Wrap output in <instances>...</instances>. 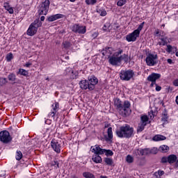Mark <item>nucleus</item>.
I'll use <instances>...</instances> for the list:
<instances>
[{
	"instance_id": "nucleus-64",
	"label": "nucleus",
	"mask_w": 178,
	"mask_h": 178,
	"mask_svg": "<svg viewBox=\"0 0 178 178\" xmlns=\"http://www.w3.org/2000/svg\"><path fill=\"white\" fill-rule=\"evenodd\" d=\"M175 55L176 56H178V51L176 52Z\"/></svg>"
},
{
	"instance_id": "nucleus-35",
	"label": "nucleus",
	"mask_w": 178,
	"mask_h": 178,
	"mask_svg": "<svg viewBox=\"0 0 178 178\" xmlns=\"http://www.w3.org/2000/svg\"><path fill=\"white\" fill-rule=\"evenodd\" d=\"M145 126L146 125H145L144 124L140 123L138 126L137 133H141V131H143V130L145 129Z\"/></svg>"
},
{
	"instance_id": "nucleus-56",
	"label": "nucleus",
	"mask_w": 178,
	"mask_h": 178,
	"mask_svg": "<svg viewBox=\"0 0 178 178\" xmlns=\"http://www.w3.org/2000/svg\"><path fill=\"white\" fill-rule=\"evenodd\" d=\"M92 35L93 38H97V37H98V33L97 32H95Z\"/></svg>"
},
{
	"instance_id": "nucleus-36",
	"label": "nucleus",
	"mask_w": 178,
	"mask_h": 178,
	"mask_svg": "<svg viewBox=\"0 0 178 178\" xmlns=\"http://www.w3.org/2000/svg\"><path fill=\"white\" fill-rule=\"evenodd\" d=\"M8 79L9 81H16V74H10L8 76Z\"/></svg>"
},
{
	"instance_id": "nucleus-53",
	"label": "nucleus",
	"mask_w": 178,
	"mask_h": 178,
	"mask_svg": "<svg viewBox=\"0 0 178 178\" xmlns=\"http://www.w3.org/2000/svg\"><path fill=\"white\" fill-rule=\"evenodd\" d=\"M167 62L169 63V65H175V62H173V60L170 58L167 59Z\"/></svg>"
},
{
	"instance_id": "nucleus-6",
	"label": "nucleus",
	"mask_w": 178,
	"mask_h": 178,
	"mask_svg": "<svg viewBox=\"0 0 178 178\" xmlns=\"http://www.w3.org/2000/svg\"><path fill=\"white\" fill-rule=\"evenodd\" d=\"M49 0H45L39 6L38 14L40 16L41 15H46L48 13V10H49Z\"/></svg>"
},
{
	"instance_id": "nucleus-33",
	"label": "nucleus",
	"mask_w": 178,
	"mask_h": 178,
	"mask_svg": "<svg viewBox=\"0 0 178 178\" xmlns=\"http://www.w3.org/2000/svg\"><path fill=\"white\" fill-rule=\"evenodd\" d=\"M23 158V153L20 152V150H17L16 152L15 159L17 161H20Z\"/></svg>"
},
{
	"instance_id": "nucleus-63",
	"label": "nucleus",
	"mask_w": 178,
	"mask_h": 178,
	"mask_svg": "<svg viewBox=\"0 0 178 178\" xmlns=\"http://www.w3.org/2000/svg\"><path fill=\"white\" fill-rule=\"evenodd\" d=\"M156 34H159V31H157L156 32Z\"/></svg>"
},
{
	"instance_id": "nucleus-52",
	"label": "nucleus",
	"mask_w": 178,
	"mask_h": 178,
	"mask_svg": "<svg viewBox=\"0 0 178 178\" xmlns=\"http://www.w3.org/2000/svg\"><path fill=\"white\" fill-rule=\"evenodd\" d=\"M173 86H175V87H178V79H175L172 82Z\"/></svg>"
},
{
	"instance_id": "nucleus-58",
	"label": "nucleus",
	"mask_w": 178,
	"mask_h": 178,
	"mask_svg": "<svg viewBox=\"0 0 178 178\" xmlns=\"http://www.w3.org/2000/svg\"><path fill=\"white\" fill-rule=\"evenodd\" d=\"M154 86H156V82H152L150 87H154Z\"/></svg>"
},
{
	"instance_id": "nucleus-22",
	"label": "nucleus",
	"mask_w": 178,
	"mask_h": 178,
	"mask_svg": "<svg viewBox=\"0 0 178 178\" xmlns=\"http://www.w3.org/2000/svg\"><path fill=\"white\" fill-rule=\"evenodd\" d=\"M159 151H160V152H163V154H166V152L169 151V147L166 145H163L159 147Z\"/></svg>"
},
{
	"instance_id": "nucleus-10",
	"label": "nucleus",
	"mask_w": 178,
	"mask_h": 178,
	"mask_svg": "<svg viewBox=\"0 0 178 178\" xmlns=\"http://www.w3.org/2000/svg\"><path fill=\"white\" fill-rule=\"evenodd\" d=\"M90 149L92 152L95 154V155H104V154H105V151H106L105 149L101 148L98 145L92 146Z\"/></svg>"
},
{
	"instance_id": "nucleus-45",
	"label": "nucleus",
	"mask_w": 178,
	"mask_h": 178,
	"mask_svg": "<svg viewBox=\"0 0 178 178\" xmlns=\"http://www.w3.org/2000/svg\"><path fill=\"white\" fill-rule=\"evenodd\" d=\"M117 5L118 6H123V5H126V0H119Z\"/></svg>"
},
{
	"instance_id": "nucleus-12",
	"label": "nucleus",
	"mask_w": 178,
	"mask_h": 178,
	"mask_svg": "<svg viewBox=\"0 0 178 178\" xmlns=\"http://www.w3.org/2000/svg\"><path fill=\"white\" fill-rule=\"evenodd\" d=\"M108 62L113 66H119L121 63L120 57L115 55L109 58Z\"/></svg>"
},
{
	"instance_id": "nucleus-60",
	"label": "nucleus",
	"mask_w": 178,
	"mask_h": 178,
	"mask_svg": "<svg viewBox=\"0 0 178 178\" xmlns=\"http://www.w3.org/2000/svg\"><path fill=\"white\" fill-rule=\"evenodd\" d=\"M175 162H176V163H175V166H176V168H178V160H177V161H176Z\"/></svg>"
},
{
	"instance_id": "nucleus-40",
	"label": "nucleus",
	"mask_w": 178,
	"mask_h": 178,
	"mask_svg": "<svg viewBox=\"0 0 178 178\" xmlns=\"http://www.w3.org/2000/svg\"><path fill=\"white\" fill-rule=\"evenodd\" d=\"M145 164V159H139L138 160V165L139 166H144Z\"/></svg>"
},
{
	"instance_id": "nucleus-15",
	"label": "nucleus",
	"mask_w": 178,
	"mask_h": 178,
	"mask_svg": "<svg viewBox=\"0 0 178 178\" xmlns=\"http://www.w3.org/2000/svg\"><path fill=\"white\" fill-rule=\"evenodd\" d=\"M81 90H90L91 91L90 81L88 80H82L79 82Z\"/></svg>"
},
{
	"instance_id": "nucleus-38",
	"label": "nucleus",
	"mask_w": 178,
	"mask_h": 178,
	"mask_svg": "<svg viewBox=\"0 0 178 178\" xmlns=\"http://www.w3.org/2000/svg\"><path fill=\"white\" fill-rule=\"evenodd\" d=\"M133 154L135 156H141V149H136L134 150Z\"/></svg>"
},
{
	"instance_id": "nucleus-2",
	"label": "nucleus",
	"mask_w": 178,
	"mask_h": 178,
	"mask_svg": "<svg viewBox=\"0 0 178 178\" xmlns=\"http://www.w3.org/2000/svg\"><path fill=\"white\" fill-rule=\"evenodd\" d=\"M115 134L119 138H131L134 136V128L125 124L118 129Z\"/></svg>"
},
{
	"instance_id": "nucleus-57",
	"label": "nucleus",
	"mask_w": 178,
	"mask_h": 178,
	"mask_svg": "<svg viewBox=\"0 0 178 178\" xmlns=\"http://www.w3.org/2000/svg\"><path fill=\"white\" fill-rule=\"evenodd\" d=\"M31 63H26V64H25V66H26V67H30L31 66Z\"/></svg>"
},
{
	"instance_id": "nucleus-26",
	"label": "nucleus",
	"mask_w": 178,
	"mask_h": 178,
	"mask_svg": "<svg viewBox=\"0 0 178 178\" xmlns=\"http://www.w3.org/2000/svg\"><path fill=\"white\" fill-rule=\"evenodd\" d=\"M62 47L65 49H69V48H70V47H72V43H70V42H67V41L63 42Z\"/></svg>"
},
{
	"instance_id": "nucleus-30",
	"label": "nucleus",
	"mask_w": 178,
	"mask_h": 178,
	"mask_svg": "<svg viewBox=\"0 0 178 178\" xmlns=\"http://www.w3.org/2000/svg\"><path fill=\"white\" fill-rule=\"evenodd\" d=\"M119 58L120 59V62L124 60V62L127 63L129 61V56L127 54H123V55L119 56Z\"/></svg>"
},
{
	"instance_id": "nucleus-27",
	"label": "nucleus",
	"mask_w": 178,
	"mask_h": 178,
	"mask_svg": "<svg viewBox=\"0 0 178 178\" xmlns=\"http://www.w3.org/2000/svg\"><path fill=\"white\" fill-rule=\"evenodd\" d=\"M175 51H176V47H173L170 44L167 45V52H168L169 54H172L173 52V54H175Z\"/></svg>"
},
{
	"instance_id": "nucleus-59",
	"label": "nucleus",
	"mask_w": 178,
	"mask_h": 178,
	"mask_svg": "<svg viewBox=\"0 0 178 178\" xmlns=\"http://www.w3.org/2000/svg\"><path fill=\"white\" fill-rule=\"evenodd\" d=\"M40 20H41V22H44L45 20V17L44 16H42L40 17Z\"/></svg>"
},
{
	"instance_id": "nucleus-44",
	"label": "nucleus",
	"mask_w": 178,
	"mask_h": 178,
	"mask_svg": "<svg viewBox=\"0 0 178 178\" xmlns=\"http://www.w3.org/2000/svg\"><path fill=\"white\" fill-rule=\"evenodd\" d=\"M167 44H168V41H166V39L165 38H161V42H159V45L165 46Z\"/></svg>"
},
{
	"instance_id": "nucleus-16",
	"label": "nucleus",
	"mask_w": 178,
	"mask_h": 178,
	"mask_svg": "<svg viewBox=\"0 0 178 178\" xmlns=\"http://www.w3.org/2000/svg\"><path fill=\"white\" fill-rule=\"evenodd\" d=\"M63 17V15L62 14H56L54 15H51L47 17V20L49 22H55V20H58V19H62Z\"/></svg>"
},
{
	"instance_id": "nucleus-46",
	"label": "nucleus",
	"mask_w": 178,
	"mask_h": 178,
	"mask_svg": "<svg viewBox=\"0 0 178 178\" xmlns=\"http://www.w3.org/2000/svg\"><path fill=\"white\" fill-rule=\"evenodd\" d=\"M97 13H99L100 16H106V10H99Z\"/></svg>"
},
{
	"instance_id": "nucleus-11",
	"label": "nucleus",
	"mask_w": 178,
	"mask_h": 178,
	"mask_svg": "<svg viewBox=\"0 0 178 178\" xmlns=\"http://www.w3.org/2000/svg\"><path fill=\"white\" fill-rule=\"evenodd\" d=\"M51 146L55 152L57 154L60 153V143L58 140L53 139L51 142Z\"/></svg>"
},
{
	"instance_id": "nucleus-3",
	"label": "nucleus",
	"mask_w": 178,
	"mask_h": 178,
	"mask_svg": "<svg viewBox=\"0 0 178 178\" xmlns=\"http://www.w3.org/2000/svg\"><path fill=\"white\" fill-rule=\"evenodd\" d=\"M144 27V22H142L137 29L134 30L132 33H129L126 35V40L128 42H134L137 41V38L140 37V33L143 28Z\"/></svg>"
},
{
	"instance_id": "nucleus-24",
	"label": "nucleus",
	"mask_w": 178,
	"mask_h": 178,
	"mask_svg": "<svg viewBox=\"0 0 178 178\" xmlns=\"http://www.w3.org/2000/svg\"><path fill=\"white\" fill-rule=\"evenodd\" d=\"M104 161L108 166H113V159H112V158L106 157L104 158Z\"/></svg>"
},
{
	"instance_id": "nucleus-29",
	"label": "nucleus",
	"mask_w": 178,
	"mask_h": 178,
	"mask_svg": "<svg viewBox=\"0 0 178 178\" xmlns=\"http://www.w3.org/2000/svg\"><path fill=\"white\" fill-rule=\"evenodd\" d=\"M141 149V156L144 155H149V148L140 149Z\"/></svg>"
},
{
	"instance_id": "nucleus-47",
	"label": "nucleus",
	"mask_w": 178,
	"mask_h": 178,
	"mask_svg": "<svg viewBox=\"0 0 178 178\" xmlns=\"http://www.w3.org/2000/svg\"><path fill=\"white\" fill-rule=\"evenodd\" d=\"M168 163V156H163L161 158V163Z\"/></svg>"
},
{
	"instance_id": "nucleus-39",
	"label": "nucleus",
	"mask_w": 178,
	"mask_h": 178,
	"mask_svg": "<svg viewBox=\"0 0 178 178\" xmlns=\"http://www.w3.org/2000/svg\"><path fill=\"white\" fill-rule=\"evenodd\" d=\"M158 151H159V149H158L157 147H152V149H149V154L155 155L158 154Z\"/></svg>"
},
{
	"instance_id": "nucleus-4",
	"label": "nucleus",
	"mask_w": 178,
	"mask_h": 178,
	"mask_svg": "<svg viewBox=\"0 0 178 178\" xmlns=\"http://www.w3.org/2000/svg\"><path fill=\"white\" fill-rule=\"evenodd\" d=\"M42 26V22L40 21V19H36L30 26L27 30L28 35L30 37H33L35 34L37 33L38 30V27H41Z\"/></svg>"
},
{
	"instance_id": "nucleus-21",
	"label": "nucleus",
	"mask_w": 178,
	"mask_h": 178,
	"mask_svg": "<svg viewBox=\"0 0 178 178\" xmlns=\"http://www.w3.org/2000/svg\"><path fill=\"white\" fill-rule=\"evenodd\" d=\"M166 138V136L162 135H156L153 137V141H163Z\"/></svg>"
},
{
	"instance_id": "nucleus-41",
	"label": "nucleus",
	"mask_w": 178,
	"mask_h": 178,
	"mask_svg": "<svg viewBox=\"0 0 178 178\" xmlns=\"http://www.w3.org/2000/svg\"><path fill=\"white\" fill-rule=\"evenodd\" d=\"M104 154L106 156H112L113 155V152L111 149H105Z\"/></svg>"
},
{
	"instance_id": "nucleus-28",
	"label": "nucleus",
	"mask_w": 178,
	"mask_h": 178,
	"mask_svg": "<svg viewBox=\"0 0 178 178\" xmlns=\"http://www.w3.org/2000/svg\"><path fill=\"white\" fill-rule=\"evenodd\" d=\"M126 161L127 163H133L134 162V157L130 154H128L126 157Z\"/></svg>"
},
{
	"instance_id": "nucleus-51",
	"label": "nucleus",
	"mask_w": 178,
	"mask_h": 178,
	"mask_svg": "<svg viewBox=\"0 0 178 178\" xmlns=\"http://www.w3.org/2000/svg\"><path fill=\"white\" fill-rule=\"evenodd\" d=\"M156 173H158L159 175V176H163L165 175V172L163 170H159L158 172H156Z\"/></svg>"
},
{
	"instance_id": "nucleus-9",
	"label": "nucleus",
	"mask_w": 178,
	"mask_h": 178,
	"mask_svg": "<svg viewBox=\"0 0 178 178\" xmlns=\"http://www.w3.org/2000/svg\"><path fill=\"white\" fill-rule=\"evenodd\" d=\"M72 31L78 34H86L87 29L86 26H81L79 24H74L72 28Z\"/></svg>"
},
{
	"instance_id": "nucleus-14",
	"label": "nucleus",
	"mask_w": 178,
	"mask_h": 178,
	"mask_svg": "<svg viewBox=\"0 0 178 178\" xmlns=\"http://www.w3.org/2000/svg\"><path fill=\"white\" fill-rule=\"evenodd\" d=\"M159 79H161V74L158 73H152L147 76V81L154 83H156V81L159 80Z\"/></svg>"
},
{
	"instance_id": "nucleus-23",
	"label": "nucleus",
	"mask_w": 178,
	"mask_h": 178,
	"mask_svg": "<svg viewBox=\"0 0 178 178\" xmlns=\"http://www.w3.org/2000/svg\"><path fill=\"white\" fill-rule=\"evenodd\" d=\"M168 120H169V116L168 115V111H165L162 114L161 121L163 123H168Z\"/></svg>"
},
{
	"instance_id": "nucleus-42",
	"label": "nucleus",
	"mask_w": 178,
	"mask_h": 178,
	"mask_svg": "<svg viewBox=\"0 0 178 178\" xmlns=\"http://www.w3.org/2000/svg\"><path fill=\"white\" fill-rule=\"evenodd\" d=\"M86 5H95L97 3V0H86Z\"/></svg>"
},
{
	"instance_id": "nucleus-17",
	"label": "nucleus",
	"mask_w": 178,
	"mask_h": 178,
	"mask_svg": "<svg viewBox=\"0 0 178 178\" xmlns=\"http://www.w3.org/2000/svg\"><path fill=\"white\" fill-rule=\"evenodd\" d=\"M92 161H93L95 163H101L102 162V157H101L99 154H94L92 156Z\"/></svg>"
},
{
	"instance_id": "nucleus-7",
	"label": "nucleus",
	"mask_w": 178,
	"mask_h": 178,
	"mask_svg": "<svg viewBox=\"0 0 178 178\" xmlns=\"http://www.w3.org/2000/svg\"><path fill=\"white\" fill-rule=\"evenodd\" d=\"M156 59H158V55L149 54L145 58V62L147 66H155L156 65Z\"/></svg>"
},
{
	"instance_id": "nucleus-61",
	"label": "nucleus",
	"mask_w": 178,
	"mask_h": 178,
	"mask_svg": "<svg viewBox=\"0 0 178 178\" xmlns=\"http://www.w3.org/2000/svg\"><path fill=\"white\" fill-rule=\"evenodd\" d=\"M175 102H176V104H178V96L176 97V100H175Z\"/></svg>"
},
{
	"instance_id": "nucleus-62",
	"label": "nucleus",
	"mask_w": 178,
	"mask_h": 178,
	"mask_svg": "<svg viewBox=\"0 0 178 178\" xmlns=\"http://www.w3.org/2000/svg\"><path fill=\"white\" fill-rule=\"evenodd\" d=\"M100 178H108V177L104 176V175H101V176H100Z\"/></svg>"
},
{
	"instance_id": "nucleus-43",
	"label": "nucleus",
	"mask_w": 178,
	"mask_h": 178,
	"mask_svg": "<svg viewBox=\"0 0 178 178\" xmlns=\"http://www.w3.org/2000/svg\"><path fill=\"white\" fill-rule=\"evenodd\" d=\"M12 59H13V54L12 53H9L8 54H7L6 56L7 62H10Z\"/></svg>"
},
{
	"instance_id": "nucleus-8",
	"label": "nucleus",
	"mask_w": 178,
	"mask_h": 178,
	"mask_svg": "<svg viewBox=\"0 0 178 178\" xmlns=\"http://www.w3.org/2000/svg\"><path fill=\"white\" fill-rule=\"evenodd\" d=\"M0 141L4 144H8L10 141H12V137L8 131H2L0 132Z\"/></svg>"
},
{
	"instance_id": "nucleus-31",
	"label": "nucleus",
	"mask_w": 178,
	"mask_h": 178,
	"mask_svg": "<svg viewBox=\"0 0 178 178\" xmlns=\"http://www.w3.org/2000/svg\"><path fill=\"white\" fill-rule=\"evenodd\" d=\"M17 74L26 76H28L29 72L24 69H19Z\"/></svg>"
},
{
	"instance_id": "nucleus-54",
	"label": "nucleus",
	"mask_w": 178,
	"mask_h": 178,
	"mask_svg": "<svg viewBox=\"0 0 178 178\" xmlns=\"http://www.w3.org/2000/svg\"><path fill=\"white\" fill-rule=\"evenodd\" d=\"M162 90V87L158 86L157 83H156V91H161Z\"/></svg>"
},
{
	"instance_id": "nucleus-13",
	"label": "nucleus",
	"mask_w": 178,
	"mask_h": 178,
	"mask_svg": "<svg viewBox=\"0 0 178 178\" xmlns=\"http://www.w3.org/2000/svg\"><path fill=\"white\" fill-rule=\"evenodd\" d=\"M89 84H90V91H92L95 88L96 84H98V79L94 76H90L88 77Z\"/></svg>"
},
{
	"instance_id": "nucleus-32",
	"label": "nucleus",
	"mask_w": 178,
	"mask_h": 178,
	"mask_svg": "<svg viewBox=\"0 0 178 178\" xmlns=\"http://www.w3.org/2000/svg\"><path fill=\"white\" fill-rule=\"evenodd\" d=\"M53 108L51 112H54V114H56L58 109H59V103H55V105L52 104Z\"/></svg>"
},
{
	"instance_id": "nucleus-37",
	"label": "nucleus",
	"mask_w": 178,
	"mask_h": 178,
	"mask_svg": "<svg viewBox=\"0 0 178 178\" xmlns=\"http://www.w3.org/2000/svg\"><path fill=\"white\" fill-rule=\"evenodd\" d=\"M6 83H8V79L6 78H0V87H3Z\"/></svg>"
},
{
	"instance_id": "nucleus-5",
	"label": "nucleus",
	"mask_w": 178,
	"mask_h": 178,
	"mask_svg": "<svg viewBox=\"0 0 178 178\" xmlns=\"http://www.w3.org/2000/svg\"><path fill=\"white\" fill-rule=\"evenodd\" d=\"M120 77L124 81H130V79L134 77V72L131 70H122L120 73Z\"/></svg>"
},
{
	"instance_id": "nucleus-50",
	"label": "nucleus",
	"mask_w": 178,
	"mask_h": 178,
	"mask_svg": "<svg viewBox=\"0 0 178 178\" xmlns=\"http://www.w3.org/2000/svg\"><path fill=\"white\" fill-rule=\"evenodd\" d=\"M111 26V24H104V26H103V30L104 31H106V30H108V27Z\"/></svg>"
},
{
	"instance_id": "nucleus-49",
	"label": "nucleus",
	"mask_w": 178,
	"mask_h": 178,
	"mask_svg": "<svg viewBox=\"0 0 178 178\" xmlns=\"http://www.w3.org/2000/svg\"><path fill=\"white\" fill-rule=\"evenodd\" d=\"M122 54H123V50L120 49L119 51H118L117 52L115 53L114 56L119 57V55H122Z\"/></svg>"
},
{
	"instance_id": "nucleus-20",
	"label": "nucleus",
	"mask_w": 178,
	"mask_h": 178,
	"mask_svg": "<svg viewBox=\"0 0 178 178\" xmlns=\"http://www.w3.org/2000/svg\"><path fill=\"white\" fill-rule=\"evenodd\" d=\"M3 7L5 8L6 10H8V12L9 13H10V15H13V8L12 7H10V6L9 5L8 2H5L3 3Z\"/></svg>"
},
{
	"instance_id": "nucleus-55",
	"label": "nucleus",
	"mask_w": 178,
	"mask_h": 178,
	"mask_svg": "<svg viewBox=\"0 0 178 178\" xmlns=\"http://www.w3.org/2000/svg\"><path fill=\"white\" fill-rule=\"evenodd\" d=\"M55 115H56V114H54V112H52V111H51V112L49 113V116H51V118H55Z\"/></svg>"
},
{
	"instance_id": "nucleus-48",
	"label": "nucleus",
	"mask_w": 178,
	"mask_h": 178,
	"mask_svg": "<svg viewBox=\"0 0 178 178\" xmlns=\"http://www.w3.org/2000/svg\"><path fill=\"white\" fill-rule=\"evenodd\" d=\"M51 166H55L56 168H59V162L58 161H54L51 162Z\"/></svg>"
},
{
	"instance_id": "nucleus-25",
	"label": "nucleus",
	"mask_w": 178,
	"mask_h": 178,
	"mask_svg": "<svg viewBox=\"0 0 178 178\" xmlns=\"http://www.w3.org/2000/svg\"><path fill=\"white\" fill-rule=\"evenodd\" d=\"M108 140L111 141L113 138V132L112 131V127H109L107 130Z\"/></svg>"
},
{
	"instance_id": "nucleus-18",
	"label": "nucleus",
	"mask_w": 178,
	"mask_h": 178,
	"mask_svg": "<svg viewBox=\"0 0 178 178\" xmlns=\"http://www.w3.org/2000/svg\"><path fill=\"white\" fill-rule=\"evenodd\" d=\"M140 123L147 126L148 123H149V118H148V115H142L140 117Z\"/></svg>"
},
{
	"instance_id": "nucleus-19",
	"label": "nucleus",
	"mask_w": 178,
	"mask_h": 178,
	"mask_svg": "<svg viewBox=\"0 0 178 178\" xmlns=\"http://www.w3.org/2000/svg\"><path fill=\"white\" fill-rule=\"evenodd\" d=\"M176 161H177V156L175 154H170L168 156V163L172 165V163H176Z\"/></svg>"
},
{
	"instance_id": "nucleus-34",
	"label": "nucleus",
	"mask_w": 178,
	"mask_h": 178,
	"mask_svg": "<svg viewBox=\"0 0 178 178\" xmlns=\"http://www.w3.org/2000/svg\"><path fill=\"white\" fill-rule=\"evenodd\" d=\"M83 177H86V178H95V176H94V175L88 172H83Z\"/></svg>"
},
{
	"instance_id": "nucleus-1",
	"label": "nucleus",
	"mask_w": 178,
	"mask_h": 178,
	"mask_svg": "<svg viewBox=\"0 0 178 178\" xmlns=\"http://www.w3.org/2000/svg\"><path fill=\"white\" fill-rule=\"evenodd\" d=\"M114 106L119 111L122 116H127L130 112V102L129 101L122 102L120 99L116 98L114 100Z\"/></svg>"
}]
</instances>
